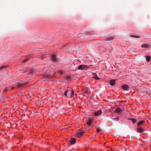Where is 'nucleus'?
<instances>
[{"label": "nucleus", "mask_w": 151, "mask_h": 151, "mask_svg": "<svg viewBox=\"0 0 151 151\" xmlns=\"http://www.w3.org/2000/svg\"><path fill=\"white\" fill-rule=\"evenodd\" d=\"M30 58L29 57H27L26 58H25L24 60H23V62H27L28 60L30 59Z\"/></svg>", "instance_id": "nucleus-15"}, {"label": "nucleus", "mask_w": 151, "mask_h": 151, "mask_svg": "<svg viewBox=\"0 0 151 151\" xmlns=\"http://www.w3.org/2000/svg\"><path fill=\"white\" fill-rule=\"evenodd\" d=\"M68 90H67L64 93V95L65 96H67V93H68Z\"/></svg>", "instance_id": "nucleus-21"}, {"label": "nucleus", "mask_w": 151, "mask_h": 151, "mask_svg": "<svg viewBox=\"0 0 151 151\" xmlns=\"http://www.w3.org/2000/svg\"><path fill=\"white\" fill-rule=\"evenodd\" d=\"M122 88L124 90L126 91L129 89V87L128 85L124 84L122 86Z\"/></svg>", "instance_id": "nucleus-5"}, {"label": "nucleus", "mask_w": 151, "mask_h": 151, "mask_svg": "<svg viewBox=\"0 0 151 151\" xmlns=\"http://www.w3.org/2000/svg\"><path fill=\"white\" fill-rule=\"evenodd\" d=\"M93 78H95L96 79L99 80V78L98 77L97 75H95L93 77Z\"/></svg>", "instance_id": "nucleus-17"}, {"label": "nucleus", "mask_w": 151, "mask_h": 151, "mask_svg": "<svg viewBox=\"0 0 151 151\" xmlns=\"http://www.w3.org/2000/svg\"><path fill=\"white\" fill-rule=\"evenodd\" d=\"M97 131L98 132H99L100 131V129H97Z\"/></svg>", "instance_id": "nucleus-26"}, {"label": "nucleus", "mask_w": 151, "mask_h": 151, "mask_svg": "<svg viewBox=\"0 0 151 151\" xmlns=\"http://www.w3.org/2000/svg\"><path fill=\"white\" fill-rule=\"evenodd\" d=\"M22 86V84H21V83H18L17 85V86L18 88H19V87H21Z\"/></svg>", "instance_id": "nucleus-19"}, {"label": "nucleus", "mask_w": 151, "mask_h": 151, "mask_svg": "<svg viewBox=\"0 0 151 151\" xmlns=\"http://www.w3.org/2000/svg\"><path fill=\"white\" fill-rule=\"evenodd\" d=\"M137 131L138 132L142 133L144 131V129L141 127H139L137 129Z\"/></svg>", "instance_id": "nucleus-9"}, {"label": "nucleus", "mask_w": 151, "mask_h": 151, "mask_svg": "<svg viewBox=\"0 0 151 151\" xmlns=\"http://www.w3.org/2000/svg\"><path fill=\"white\" fill-rule=\"evenodd\" d=\"M131 120H132L133 123H135L136 122V120L135 119H132Z\"/></svg>", "instance_id": "nucleus-20"}, {"label": "nucleus", "mask_w": 151, "mask_h": 151, "mask_svg": "<svg viewBox=\"0 0 151 151\" xmlns=\"http://www.w3.org/2000/svg\"><path fill=\"white\" fill-rule=\"evenodd\" d=\"M70 142L72 144H74L76 142V139L74 138H72L70 140Z\"/></svg>", "instance_id": "nucleus-7"}, {"label": "nucleus", "mask_w": 151, "mask_h": 151, "mask_svg": "<svg viewBox=\"0 0 151 151\" xmlns=\"http://www.w3.org/2000/svg\"><path fill=\"white\" fill-rule=\"evenodd\" d=\"M150 57L149 56H147L146 58V60L147 62H148L150 60Z\"/></svg>", "instance_id": "nucleus-16"}, {"label": "nucleus", "mask_w": 151, "mask_h": 151, "mask_svg": "<svg viewBox=\"0 0 151 151\" xmlns=\"http://www.w3.org/2000/svg\"><path fill=\"white\" fill-rule=\"evenodd\" d=\"M84 132V131L79 130L77 133V137H81L83 135V133Z\"/></svg>", "instance_id": "nucleus-3"}, {"label": "nucleus", "mask_w": 151, "mask_h": 151, "mask_svg": "<svg viewBox=\"0 0 151 151\" xmlns=\"http://www.w3.org/2000/svg\"><path fill=\"white\" fill-rule=\"evenodd\" d=\"M58 73L60 74L61 75H62L63 74V71H58Z\"/></svg>", "instance_id": "nucleus-25"}, {"label": "nucleus", "mask_w": 151, "mask_h": 151, "mask_svg": "<svg viewBox=\"0 0 151 151\" xmlns=\"http://www.w3.org/2000/svg\"><path fill=\"white\" fill-rule=\"evenodd\" d=\"M78 69V70H86L87 69V67L85 65H81L79 66Z\"/></svg>", "instance_id": "nucleus-2"}, {"label": "nucleus", "mask_w": 151, "mask_h": 151, "mask_svg": "<svg viewBox=\"0 0 151 151\" xmlns=\"http://www.w3.org/2000/svg\"><path fill=\"white\" fill-rule=\"evenodd\" d=\"M148 45L147 44H143L142 45V47L147 48L148 47Z\"/></svg>", "instance_id": "nucleus-14"}, {"label": "nucleus", "mask_w": 151, "mask_h": 151, "mask_svg": "<svg viewBox=\"0 0 151 151\" xmlns=\"http://www.w3.org/2000/svg\"><path fill=\"white\" fill-rule=\"evenodd\" d=\"M7 66L6 65H4L0 67V70H3L7 68Z\"/></svg>", "instance_id": "nucleus-10"}, {"label": "nucleus", "mask_w": 151, "mask_h": 151, "mask_svg": "<svg viewBox=\"0 0 151 151\" xmlns=\"http://www.w3.org/2000/svg\"><path fill=\"white\" fill-rule=\"evenodd\" d=\"M25 71H22V72H22V73H25Z\"/></svg>", "instance_id": "nucleus-27"}, {"label": "nucleus", "mask_w": 151, "mask_h": 151, "mask_svg": "<svg viewBox=\"0 0 151 151\" xmlns=\"http://www.w3.org/2000/svg\"><path fill=\"white\" fill-rule=\"evenodd\" d=\"M145 122V121L144 120L140 121L138 122L137 124V126H139L142 124L143 123Z\"/></svg>", "instance_id": "nucleus-11"}, {"label": "nucleus", "mask_w": 151, "mask_h": 151, "mask_svg": "<svg viewBox=\"0 0 151 151\" xmlns=\"http://www.w3.org/2000/svg\"><path fill=\"white\" fill-rule=\"evenodd\" d=\"M114 39V38H113V37L109 38H108L107 40H108V41L111 40H112Z\"/></svg>", "instance_id": "nucleus-23"}, {"label": "nucleus", "mask_w": 151, "mask_h": 151, "mask_svg": "<svg viewBox=\"0 0 151 151\" xmlns=\"http://www.w3.org/2000/svg\"><path fill=\"white\" fill-rule=\"evenodd\" d=\"M58 58H56V55H51V60L52 61H57Z\"/></svg>", "instance_id": "nucleus-4"}, {"label": "nucleus", "mask_w": 151, "mask_h": 151, "mask_svg": "<svg viewBox=\"0 0 151 151\" xmlns=\"http://www.w3.org/2000/svg\"><path fill=\"white\" fill-rule=\"evenodd\" d=\"M114 120H115V121H118L119 120V117H117L116 118H114L113 119Z\"/></svg>", "instance_id": "nucleus-22"}, {"label": "nucleus", "mask_w": 151, "mask_h": 151, "mask_svg": "<svg viewBox=\"0 0 151 151\" xmlns=\"http://www.w3.org/2000/svg\"><path fill=\"white\" fill-rule=\"evenodd\" d=\"M104 109L102 108V109H100L99 111L94 113V114L95 116H99L102 113V111H104Z\"/></svg>", "instance_id": "nucleus-1"}, {"label": "nucleus", "mask_w": 151, "mask_h": 151, "mask_svg": "<svg viewBox=\"0 0 151 151\" xmlns=\"http://www.w3.org/2000/svg\"><path fill=\"white\" fill-rule=\"evenodd\" d=\"M91 92V91H90V90H89L88 88H87V90L84 92L83 93H86L88 94H90Z\"/></svg>", "instance_id": "nucleus-12"}, {"label": "nucleus", "mask_w": 151, "mask_h": 151, "mask_svg": "<svg viewBox=\"0 0 151 151\" xmlns=\"http://www.w3.org/2000/svg\"><path fill=\"white\" fill-rule=\"evenodd\" d=\"M147 122H148V123H149V122H148V120H147Z\"/></svg>", "instance_id": "nucleus-28"}, {"label": "nucleus", "mask_w": 151, "mask_h": 151, "mask_svg": "<svg viewBox=\"0 0 151 151\" xmlns=\"http://www.w3.org/2000/svg\"><path fill=\"white\" fill-rule=\"evenodd\" d=\"M74 94V91L73 90H71L70 93V97L72 98Z\"/></svg>", "instance_id": "nucleus-13"}, {"label": "nucleus", "mask_w": 151, "mask_h": 151, "mask_svg": "<svg viewBox=\"0 0 151 151\" xmlns=\"http://www.w3.org/2000/svg\"><path fill=\"white\" fill-rule=\"evenodd\" d=\"M87 124L88 125H90L91 124V121L90 120L88 121L87 123Z\"/></svg>", "instance_id": "nucleus-18"}, {"label": "nucleus", "mask_w": 151, "mask_h": 151, "mask_svg": "<svg viewBox=\"0 0 151 151\" xmlns=\"http://www.w3.org/2000/svg\"><path fill=\"white\" fill-rule=\"evenodd\" d=\"M122 109L119 107H117L115 111V112L117 113H120Z\"/></svg>", "instance_id": "nucleus-6"}, {"label": "nucleus", "mask_w": 151, "mask_h": 151, "mask_svg": "<svg viewBox=\"0 0 151 151\" xmlns=\"http://www.w3.org/2000/svg\"><path fill=\"white\" fill-rule=\"evenodd\" d=\"M132 37H135V38H139L140 37L139 36H132Z\"/></svg>", "instance_id": "nucleus-24"}, {"label": "nucleus", "mask_w": 151, "mask_h": 151, "mask_svg": "<svg viewBox=\"0 0 151 151\" xmlns=\"http://www.w3.org/2000/svg\"><path fill=\"white\" fill-rule=\"evenodd\" d=\"M110 84L112 86H114L115 84V81L114 79L111 80L110 81Z\"/></svg>", "instance_id": "nucleus-8"}]
</instances>
